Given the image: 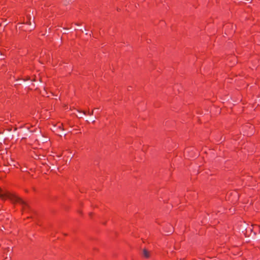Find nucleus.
<instances>
[{"instance_id":"f257e3e1","label":"nucleus","mask_w":260,"mask_h":260,"mask_svg":"<svg viewBox=\"0 0 260 260\" xmlns=\"http://www.w3.org/2000/svg\"><path fill=\"white\" fill-rule=\"evenodd\" d=\"M9 198L12 202H18L24 206H27L26 203L21 199L16 196L15 194L10 193L9 192L3 190L0 187V198L5 199V198Z\"/></svg>"},{"instance_id":"f03ea898","label":"nucleus","mask_w":260,"mask_h":260,"mask_svg":"<svg viewBox=\"0 0 260 260\" xmlns=\"http://www.w3.org/2000/svg\"><path fill=\"white\" fill-rule=\"evenodd\" d=\"M142 253L144 257L149 258L150 256V252L148 251L146 249H143L142 250Z\"/></svg>"},{"instance_id":"7ed1b4c3","label":"nucleus","mask_w":260,"mask_h":260,"mask_svg":"<svg viewBox=\"0 0 260 260\" xmlns=\"http://www.w3.org/2000/svg\"><path fill=\"white\" fill-rule=\"evenodd\" d=\"M27 18L29 19V20H30V15L27 16ZM26 23L28 24L29 25H31V23L30 22V21H29V22H26Z\"/></svg>"},{"instance_id":"20e7f679","label":"nucleus","mask_w":260,"mask_h":260,"mask_svg":"<svg viewBox=\"0 0 260 260\" xmlns=\"http://www.w3.org/2000/svg\"><path fill=\"white\" fill-rule=\"evenodd\" d=\"M93 114V110H92L91 112H88V114L89 115H92Z\"/></svg>"},{"instance_id":"39448f33","label":"nucleus","mask_w":260,"mask_h":260,"mask_svg":"<svg viewBox=\"0 0 260 260\" xmlns=\"http://www.w3.org/2000/svg\"><path fill=\"white\" fill-rule=\"evenodd\" d=\"M77 111H78V112H82V113H83V114H84V115H86V112H85V111H82V112H81V111H80V110H77Z\"/></svg>"},{"instance_id":"423d86ee","label":"nucleus","mask_w":260,"mask_h":260,"mask_svg":"<svg viewBox=\"0 0 260 260\" xmlns=\"http://www.w3.org/2000/svg\"><path fill=\"white\" fill-rule=\"evenodd\" d=\"M173 232V231H168V233H172Z\"/></svg>"},{"instance_id":"0eeeda50","label":"nucleus","mask_w":260,"mask_h":260,"mask_svg":"<svg viewBox=\"0 0 260 260\" xmlns=\"http://www.w3.org/2000/svg\"><path fill=\"white\" fill-rule=\"evenodd\" d=\"M95 122V120H94V119H93L92 122Z\"/></svg>"},{"instance_id":"6e6552de","label":"nucleus","mask_w":260,"mask_h":260,"mask_svg":"<svg viewBox=\"0 0 260 260\" xmlns=\"http://www.w3.org/2000/svg\"><path fill=\"white\" fill-rule=\"evenodd\" d=\"M95 122V120H94V119H93L92 122Z\"/></svg>"}]
</instances>
